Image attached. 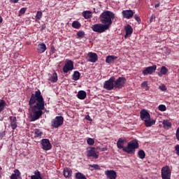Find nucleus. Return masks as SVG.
I'll list each match as a JSON object with an SVG mask.
<instances>
[{"label":"nucleus","mask_w":179,"mask_h":179,"mask_svg":"<svg viewBox=\"0 0 179 179\" xmlns=\"http://www.w3.org/2000/svg\"><path fill=\"white\" fill-rule=\"evenodd\" d=\"M29 106L31 108L29 115L31 122L40 120V117L43 115V110L45 108V106H44V98H43L40 90H36L35 94H31L29 101Z\"/></svg>","instance_id":"f257e3e1"},{"label":"nucleus","mask_w":179,"mask_h":179,"mask_svg":"<svg viewBox=\"0 0 179 179\" xmlns=\"http://www.w3.org/2000/svg\"><path fill=\"white\" fill-rule=\"evenodd\" d=\"M114 19H115V14L110 10L103 11L99 16L101 23L106 26L108 29L113 24V20Z\"/></svg>","instance_id":"f03ea898"},{"label":"nucleus","mask_w":179,"mask_h":179,"mask_svg":"<svg viewBox=\"0 0 179 179\" xmlns=\"http://www.w3.org/2000/svg\"><path fill=\"white\" fill-rule=\"evenodd\" d=\"M138 148H139L138 140H133L129 141L127 147L123 148V152H125L127 155H135V150L138 149Z\"/></svg>","instance_id":"7ed1b4c3"},{"label":"nucleus","mask_w":179,"mask_h":179,"mask_svg":"<svg viewBox=\"0 0 179 179\" xmlns=\"http://www.w3.org/2000/svg\"><path fill=\"white\" fill-rule=\"evenodd\" d=\"M99 155H100V152L96 150V148H94V147L90 148L87 151V159H94V160H97V159H99Z\"/></svg>","instance_id":"20e7f679"},{"label":"nucleus","mask_w":179,"mask_h":179,"mask_svg":"<svg viewBox=\"0 0 179 179\" xmlns=\"http://www.w3.org/2000/svg\"><path fill=\"white\" fill-rule=\"evenodd\" d=\"M115 77L112 76L108 80L105 81L103 85V89L106 90H113L115 87Z\"/></svg>","instance_id":"39448f33"},{"label":"nucleus","mask_w":179,"mask_h":179,"mask_svg":"<svg viewBox=\"0 0 179 179\" xmlns=\"http://www.w3.org/2000/svg\"><path fill=\"white\" fill-rule=\"evenodd\" d=\"M91 29L93 31H95V33H104L106 30H108L107 25L104 24H95L92 25Z\"/></svg>","instance_id":"423d86ee"},{"label":"nucleus","mask_w":179,"mask_h":179,"mask_svg":"<svg viewBox=\"0 0 179 179\" xmlns=\"http://www.w3.org/2000/svg\"><path fill=\"white\" fill-rule=\"evenodd\" d=\"M64 124V117L56 116L51 122L52 128H59Z\"/></svg>","instance_id":"0eeeda50"},{"label":"nucleus","mask_w":179,"mask_h":179,"mask_svg":"<svg viewBox=\"0 0 179 179\" xmlns=\"http://www.w3.org/2000/svg\"><path fill=\"white\" fill-rule=\"evenodd\" d=\"M162 179H171V170L170 166H165L162 169Z\"/></svg>","instance_id":"6e6552de"},{"label":"nucleus","mask_w":179,"mask_h":179,"mask_svg":"<svg viewBox=\"0 0 179 179\" xmlns=\"http://www.w3.org/2000/svg\"><path fill=\"white\" fill-rule=\"evenodd\" d=\"M127 83V78L124 77H119L116 80L115 78V89H122Z\"/></svg>","instance_id":"1a4fd4ad"},{"label":"nucleus","mask_w":179,"mask_h":179,"mask_svg":"<svg viewBox=\"0 0 179 179\" xmlns=\"http://www.w3.org/2000/svg\"><path fill=\"white\" fill-rule=\"evenodd\" d=\"M41 145H42V149L43 150H51L52 145H51V143H50V140L47 138H43L41 141Z\"/></svg>","instance_id":"9d476101"},{"label":"nucleus","mask_w":179,"mask_h":179,"mask_svg":"<svg viewBox=\"0 0 179 179\" xmlns=\"http://www.w3.org/2000/svg\"><path fill=\"white\" fill-rule=\"evenodd\" d=\"M69 71H73V62L68 60L63 67L64 73H68Z\"/></svg>","instance_id":"9b49d317"},{"label":"nucleus","mask_w":179,"mask_h":179,"mask_svg":"<svg viewBox=\"0 0 179 179\" xmlns=\"http://www.w3.org/2000/svg\"><path fill=\"white\" fill-rule=\"evenodd\" d=\"M157 68V66L156 65L146 67L143 71V75H144V76H146V75H152V73H153L154 72H156Z\"/></svg>","instance_id":"f8f14e48"},{"label":"nucleus","mask_w":179,"mask_h":179,"mask_svg":"<svg viewBox=\"0 0 179 179\" xmlns=\"http://www.w3.org/2000/svg\"><path fill=\"white\" fill-rule=\"evenodd\" d=\"M105 175L108 179H117V172H115L114 170L106 171Z\"/></svg>","instance_id":"ddd939ff"},{"label":"nucleus","mask_w":179,"mask_h":179,"mask_svg":"<svg viewBox=\"0 0 179 179\" xmlns=\"http://www.w3.org/2000/svg\"><path fill=\"white\" fill-rule=\"evenodd\" d=\"M140 117L142 121H145V120H149L150 117V113L145 109H143L140 112Z\"/></svg>","instance_id":"4468645a"},{"label":"nucleus","mask_w":179,"mask_h":179,"mask_svg":"<svg viewBox=\"0 0 179 179\" xmlns=\"http://www.w3.org/2000/svg\"><path fill=\"white\" fill-rule=\"evenodd\" d=\"M122 14L124 19H131V17H134V11L132 10H124L122 12Z\"/></svg>","instance_id":"2eb2a0df"},{"label":"nucleus","mask_w":179,"mask_h":179,"mask_svg":"<svg viewBox=\"0 0 179 179\" xmlns=\"http://www.w3.org/2000/svg\"><path fill=\"white\" fill-rule=\"evenodd\" d=\"M99 59V57L97 56V54L93 53V52H89L88 53V61L89 62H96V61Z\"/></svg>","instance_id":"dca6fc26"},{"label":"nucleus","mask_w":179,"mask_h":179,"mask_svg":"<svg viewBox=\"0 0 179 179\" xmlns=\"http://www.w3.org/2000/svg\"><path fill=\"white\" fill-rule=\"evenodd\" d=\"M124 30H125V35H124V38H128V36H131V34H132V33H134V29H132V27L129 24H127L125 27H124Z\"/></svg>","instance_id":"f3484780"},{"label":"nucleus","mask_w":179,"mask_h":179,"mask_svg":"<svg viewBox=\"0 0 179 179\" xmlns=\"http://www.w3.org/2000/svg\"><path fill=\"white\" fill-rule=\"evenodd\" d=\"M46 50L47 45H45V43H42L38 45V48L36 49V51L37 52H38V54H43V52H45Z\"/></svg>","instance_id":"a211bd4d"},{"label":"nucleus","mask_w":179,"mask_h":179,"mask_svg":"<svg viewBox=\"0 0 179 179\" xmlns=\"http://www.w3.org/2000/svg\"><path fill=\"white\" fill-rule=\"evenodd\" d=\"M10 122L12 129H16L17 128V120L16 117L10 116Z\"/></svg>","instance_id":"6ab92c4d"},{"label":"nucleus","mask_w":179,"mask_h":179,"mask_svg":"<svg viewBox=\"0 0 179 179\" xmlns=\"http://www.w3.org/2000/svg\"><path fill=\"white\" fill-rule=\"evenodd\" d=\"M118 57L115 55H108L106 57V64H108L109 65H111V64H114V62L115 59H117Z\"/></svg>","instance_id":"aec40b11"},{"label":"nucleus","mask_w":179,"mask_h":179,"mask_svg":"<svg viewBox=\"0 0 179 179\" xmlns=\"http://www.w3.org/2000/svg\"><path fill=\"white\" fill-rule=\"evenodd\" d=\"M22 173H20V171L19 169H15L14 173H12V175L10 176V179H17V178H22Z\"/></svg>","instance_id":"412c9836"},{"label":"nucleus","mask_w":179,"mask_h":179,"mask_svg":"<svg viewBox=\"0 0 179 179\" xmlns=\"http://www.w3.org/2000/svg\"><path fill=\"white\" fill-rule=\"evenodd\" d=\"M64 176L66 178H71V177H72V169L69 168L64 169Z\"/></svg>","instance_id":"4be33fe9"},{"label":"nucleus","mask_w":179,"mask_h":179,"mask_svg":"<svg viewBox=\"0 0 179 179\" xmlns=\"http://www.w3.org/2000/svg\"><path fill=\"white\" fill-rule=\"evenodd\" d=\"M156 122V120H151L150 117H149V119H146L145 120H144V125H145V127H152V125H155Z\"/></svg>","instance_id":"5701e85b"},{"label":"nucleus","mask_w":179,"mask_h":179,"mask_svg":"<svg viewBox=\"0 0 179 179\" xmlns=\"http://www.w3.org/2000/svg\"><path fill=\"white\" fill-rule=\"evenodd\" d=\"M86 92L83 91V90H81V91H79L78 92V94H77V97L80 99V100H85L86 99Z\"/></svg>","instance_id":"b1692460"},{"label":"nucleus","mask_w":179,"mask_h":179,"mask_svg":"<svg viewBox=\"0 0 179 179\" xmlns=\"http://www.w3.org/2000/svg\"><path fill=\"white\" fill-rule=\"evenodd\" d=\"M124 142H125V141H124L122 138H120L117 142V148L122 149V150H124V149H125V147H124Z\"/></svg>","instance_id":"393cba45"},{"label":"nucleus","mask_w":179,"mask_h":179,"mask_svg":"<svg viewBox=\"0 0 179 179\" xmlns=\"http://www.w3.org/2000/svg\"><path fill=\"white\" fill-rule=\"evenodd\" d=\"M167 72H169V69L166 66H162L159 73H158V76L162 77V75H166Z\"/></svg>","instance_id":"a878e982"},{"label":"nucleus","mask_w":179,"mask_h":179,"mask_svg":"<svg viewBox=\"0 0 179 179\" xmlns=\"http://www.w3.org/2000/svg\"><path fill=\"white\" fill-rule=\"evenodd\" d=\"M72 79L73 80H79V79H80V73L78 71H74Z\"/></svg>","instance_id":"bb28decb"},{"label":"nucleus","mask_w":179,"mask_h":179,"mask_svg":"<svg viewBox=\"0 0 179 179\" xmlns=\"http://www.w3.org/2000/svg\"><path fill=\"white\" fill-rule=\"evenodd\" d=\"M92 12L90 10H86L83 12V16L85 19H91L92 17Z\"/></svg>","instance_id":"cd10ccee"},{"label":"nucleus","mask_w":179,"mask_h":179,"mask_svg":"<svg viewBox=\"0 0 179 179\" xmlns=\"http://www.w3.org/2000/svg\"><path fill=\"white\" fill-rule=\"evenodd\" d=\"M75 178L76 179H87L86 178V176H85V174L80 172L76 173Z\"/></svg>","instance_id":"c85d7f7f"},{"label":"nucleus","mask_w":179,"mask_h":179,"mask_svg":"<svg viewBox=\"0 0 179 179\" xmlns=\"http://www.w3.org/2000/svg\"><path fill=\"white\" fill-rule=\"evenodd\" d=\"M138 157L139 159H143L145 157H146V154L145 153V151L143 150H140L138 152Z\"/></svg>","instance_id":"c756f323"},{"label":"nucleus","mask_w":179,"mask_h":179,"mask_svg":"<svg viewBox=\"0 0 179 179\" xmlns=\"http://www.w3.org/2000/svg\"><path fill=\"white\" fill-rule=\"evenodd\" d=\"M164 125V128L169 129V128H171V122H170L169 120H164L162 122Z\"/></svg>","instance_id":"7c9ffc66"},{"label":"nucleus","mask_w":179,"mask_h":179,"mask_svg":"<svg viewBox=\"0 0 179 179\" xmlns=\"http://www.w3.org/2000/svg\"><path fill=\"white\" fill-rule=\"evenodd\" d=\"M5 106H6V102L3 99H1L0 101V113H2L5 110Z\"/></svg>","instance_id":"2f4dec72"},{"label":"nucleus","mask_w":179,"mask_h":179,"mask_svg":"<svg viewBox=\"0 0 179 179\" xmlns=\"http://www.w3.org/2000/svg\"><path fill=\"white\" fill-rule=\"evenodd\" d=\"M51 82L52 83H57L58 82V76L57 75V73H54L51 76Z\"/></svg>","instance_id":"473e14b6"},{"label":"nucleus","mask_w":179,"mask_h":179,"mask_svg":"<svg viewBox=\"0 0 179 179\" xmlns=\"http://www.w3.org/2000/svg\"><path fill=\"white\" fill-rule=\"evenodd\" d=\"M89 166L91 167V169L90 168L91 171H93V170H101L100 166L99 164H90Z\"/></svg>","instance_id":"72a5a7b5"},{"label":"nucleus","mask_w":179,"mask_h":179,"mask_svg":"<svg viewBox=\"0 0 179 179\" xmlns=\"http://www.w3.org/2000/svg\"><path fill=\"white\" fill-rule=\"evenodd\" d=\"M34 134L35 138H40V136L43 135V131H41V130H40L39 129H35Z\"/></svg>","instance_id":"f704fd0d"},{"label":"nucleus","mask_w":179,"mask_h":179,"mask_svg":"<svg viewBox=\"0 0 179 179\" xmlns=\"http://www.w3.org/2000/svg\"><path fill=\"white\" fill-rule=\"evenodd\" d=\"M72 27L73 29H80V26H82L78 21H74L72 23Z\"/></svg>","instance_id":"c9c22d12"},{"label":"nucleus","mask_w":179,"mask_h":179,"mask_svg":"<svg viewBox=\"0 0 179 179\" xmlns=\"http://www.w3.org/2000/svg\"><path fill=\"white\" fill-rule=\"evenodd\" d=\"M43 17V12L41 11H38L37 14L36 15V20H40Z\"/></svg>","instance_id":"e433bc0d"},{"label":"nucleus","mask_w":179,"mask_h":179,"mask_svg":"<svg viewBox=\"0 0 179 179\" xmlns=\"http://www.w3.org/2000/svg\"><path fill=\"white\" fill-rule=\"evenodd\" d=\"M158 110H159V111H166L167 108L166 107V105L161 104L158 106Z\"/></svg>","instance_id":"4c0bfd02"},{"label":"nucleus","mask_w":179,"mask_h":179,"mask_svg":"<svg viewBox=\"0 0 179 179\" xmlns=\"http://www.w3.org/2000/svg\"><path fill=\"white\" fill-rule=\"evenodd\" d=\"M87 143L90 145V146H93V145H94V140L92 138H89L87 140Z\"/></svg>","instance_id":"58836bf2"},{"label":"nucleus","mask_w":179,"mask_h":179,"mask_svg":"<svg viewBox=\"0 0 179 179\" xmlns=\"http://www.w3.org/2000/svg\"><path fill=\"white\" fill-rule=\"evenodd\" d=\"M77 36H78L79 38H83L85 37V31H80L77 33Z\"/></svg>","instance_id":"ea45409f"},{"label":"nucleus","mask_w":179,"mask_h":179,"mask_svg":"<svg viewBox=\"0 0 179 179\" xmlns=\"http://www.w3.org/2000/svg\"><path fill=\"white\" fill-rule=\"evenodd\" d=\"M32 176H36V177H41V173L38 170H36L34 171V175H32Z\"/></svg>","instance_id":"a19ab883"},{"label":"nucleus","mask_w":179,"mask_h":179,"mask_svg":"<svg viewBox=\"0 0 179 179\" xmlns=\"http://www.w3.org/2000/svg\"><path fill=\"white\" fill-rule=\"evenodd\" d=\"M27 10V8H22L20 10V15H24L26 13V10Z\"/></svg>","instance_id":"79ce46f5"},{"label":"nucleus","mask_w":179,"mask_h":179,"mask_svg":"<svg viewBox=\"0 0 179 179\" xmlns=\"http://www.w3.org/2000/svg\"><path fill=\"white\" fill-rule=\"evenodd\" d=\"M159 89L162 92H166V90H167V88H166V85H164L159 86Z\"/></svg>","instance_id":"37998d69"},{"label":"nucleus","mask_w":179,"mask_h":179,"mask_svg":"<svg viewBox=\"0 0 179 179\" xmlns=\"http://www.w3.org/2000/svg\"><path fill=\"white\" fill-rule=\"evenodd\" d=\"M175 150L176 152L177 156H179V145H176L175 146Z\"/></svg>","instance_id":"c03bdc74"},{"label":"nucleus","mask_w":179,"mask_h":179,"mask_svg":"<svg viewBox=\"0 0 179 179\" xmlns=\"http://www.w3.org/2000/svg\"><path fill=\"white\" fill-rule=\"evenodd\" d=\"M134 18H135V20L138 22V23H141V17H139V16H138L137 15H135Z\"/></svg>","instance_id":"a18cd8bd"},{"label":"nucleus","mask_w":179,"mask_h":179,"mask_svg":"<svg viewBox=\"0 0 179 179\" xmlns=\"http://www.w3.org/2000/svg\"><path fill=\"white\" fill-rule=\"evenodd\" d=\"M31 179H43V178L41 176H31Z\"/></svg>","instance_id":"49530a36"},{"label":"nucleus","mask_w":179,"mask_h":179,"mask_svg":"<svg viewBox=\"0 0 179 179\" xmlns=\"http://www.w3.org/2000/svg\"><path fill=\"white\" fill-rule=\"evenodd\" d=\"M142 87H148V82L145 81L141 84Z\"/></svg>","instance_id":"de8ad7c7"},{"label":"nucleus","mask_w":179,"mask_h":179,"mask_svg":"<svg viewBox=\"0 0 179 179\" xmlns=\"http://www.w3.org/2000/svg\"><path fill=\"white\" fill-rule=\"evenodd\" d=\"M5 135H6L5 131L0 132V139H2V138H3Z\"/></svg>","instance_id":"09e8293b"},{"label":"nucleus","mask_w":179,"mask_h":179,"mask_svg":"<svg viewBox=\"0 0 179 179\" xmlns=\"http://www.w3.org/2000/svg\"><path fill=\"white\" fill-rule=\"evenodd\" d=\"M12 3H17L19 2V0H10Z\"/></svg>","instance_id":"8fccbe9b"},{"label":"nucleus","mask_w":179,"mask_h":179,"mask_svg":"<svg viewBox=\"0 0 179 179\" xmlns=\"http://www.w3.org/2000/svg\"><path fill=\"white\" fill-rule=\"evenodd\" d=\"M154 20H155V17H153V15H152L150 19V22L152 23V22H153Z\"/></svg>","instance_id":"3c124183"},{"label":"nucleus","mask_w":179,"mask_h":179,"mask_svg":"<svg viewBox=\"0 0 179 179\" xmlns=\"http://www.w3.org/2000/svg\"><path fill=\"white\" fill-rule=\"evenodd\" d=\"M45 24H42L41 25V30H45Z\"/></svg>","instance_id":"603ef678"},{"label":"nucleus","mask_w":179,"mask_h":179,"mask_svg":"<svg viewBox=\"0 0 179 179\" xmlns=\"http://www.w3.org/2000/svg\"><path fill=\"white\" fill-rule=\"evenodd\" d=\"M86 120H87L88 121H91L92 120H90V116L87 115L85 117Z\"/></svg>","instance_id":"864d4df0"},{"label":"nucleus","mask_w":179,"mask_h":179,"mask_svg":"<svg viewBox=\"0 0 179 179\" xmlns=\"http://www.w3.org/2000/svg\"><path fill=\"white\" fill-rule=\"evenodd\" d=\"M51 51L54 53L55 52V48L54 47H51Z\"/></svg>","instance_id":"5fc2aeb1"},{"label":"nucleus","mask_w":179,"mask_h":179,"mask_svg":"<svg viewBox=\"0 0 179 179\" xmlns=\"http://www.w3.org/2000/svg\"><path fill=\"white\" fill-rule=\"evenodd\" d=\"M3 21V19L2 18V17L0 16V23H2Z\"/></svg>","instance_id":"6e6d98bb"},{"label":"nucleus","mask_w":179,"mask_h":179,"mask_svg":"<svg viewBox=\"0 0 179 179\" xmlns=\"http://www.w3.org/2000/svg\"><path fill=\"white\" fill-rule=\"evenodd\" d=\"M101 150H102V152H104V151L107 150V149L106 148H102Z\"/></svg>","instance_id":"4d7b16f0"},{"label":"nucleus","mask_w":179,"mask_h":179,"mask_svg":"<svg viewBox=\"0 0 179 179\" xmlns=\"http://www.w3.org/2000/svg\"><path fill=\"white\" fill-rule=\"evenodd\" d=\"M155 8H157V4H155Z\"/></svg>","instance_id":"13d9d810"},{"label":"nucleus","mask_w":179,"mask_h":179,"mask_svg":"<svg viewBox=\"0 0 179 179\" xmlns=\"http://www.w3.org/2000/svg\"><path fill=\"white\" fill-rule=\"evenodd\" d=\"M27 45H29L30 44V43H29V42H27Z\"/></svg>","instance_id":"bf43d9fd"},{"label":"nucleus","mask_w":179,"mask_h":179,"mask_svg":"<svg viewBox=\"0 0 179 179\" xmlns=\"http://www.w3.org/2000/svg\"><path fill=\"white\" fill-rule=\"evenodd\" d=\"M157 6H159V3L157 4Z\"/></svg>","instance_id":"052dcab7"},{"label":"nucleus","mask_w":179,"mask_h":179,"mask_svg":"<svg viewBox=\"0 0 179 179\" xmlns=\"http://www.w3.org/2000/svg\"><path fill=\"white\" fill-rule=\"evenodd\" d=\"M22 1H26V0H22Z\"/></svg>","instance_id":"680f3d73"}]
</instances>
